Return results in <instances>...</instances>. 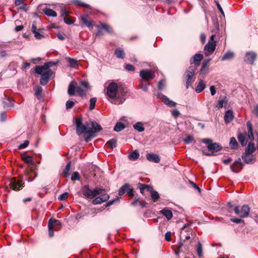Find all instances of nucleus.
<instances>
[{"label":"nucleus","mask_w":258,"mask_h":258,"mask_svg":"<svg viewBox=\"0 0 258 258\" xmlns=\"http://www.w3.org/2000/svg\"><path fill=\"white\" fill-rule=\"evenodd\" d=\"M126 92L123 88H119L115 82L110 83L106 89V95L109 98L113 99V103L115 104L122 103L125 100Z\"/></svg>","instance_id":"nucleus-1"},{"label":"nucleus","mask_w":258,"mask_h":258,"mask_svg":"<svg viewBox=\"0 0 258 258\" xmlns=\"http://www.w3.org/2000/svg\"><path fill=\"white\" fill-rule=\"evenodd\" d=\"M246 125L248 129L247 133L244 132L242 133H239L237 136L238 141L242 146L246 145L248 141H252L254 140L252 126L251 122L249 121H247Z\"/></svg>","instance_id":"nucleus-2"},{"label":"nucleus","mask_w":258,"mask_h":258,"mask_svg":"<svg viewBox=\"0 0 258 258\" xmlns=\"http://www.w3.org/2000/svg\"><path fill=\"white\" fill-rule=\"evenodd\" d=\"M202 142L207 145L209 151L212 152L211 153H209L205 151H203V153L207 156H213L215 152H217L220 151L222 147L217 143H213L211 139H204L202 140Z\"/></svg>","instance_id":"nucleus-3"},{"label":"nucleus","mask_w":258,"mask_h":258,"mask_svg":"<svg viewBox=\"0 0 258 258\" xmlns=\"http://www.w3.org/2000/svg\"><path fill=\"white\" fill-rule=\"evenodd\" d=\"M68 92L71 96H74L75 92L78 93L81 96H84L86 95L87 91L83 89L81 87L78 86L77 82L73 81L69 86Z\"/></svg>","instance_id":"nucleus-4"},{"label":"nucleus","mask_w":258,"mask_h":258,"mask_svg":"<svg viewBox=\"0 0 258 258\" xmlns=\"http://www.w3.org/2000/svg\"><path fill=\"white\" fill-rule=\"evenodd\" d=\"M75 124L77 128L76 133L79 136L82 134H86L88 130H91V128L88 127L89 124L88 123H86V124H83L82 119L80 118H76Z\"/></svg>","instance_id":"nucleus-5"},{"label":"nucleus","mask_w":258,"mask_h":258,"mask_svg":"<svg viewBox=\"0 0 258 258\" xmlns=\"http://www.w3.org/2000/svg\"><path fill=\"white\" fill-rule=\"evenodd\" d=\"M196 68L194 66H191L189 67L188 69L185 72L186 76V87L187 88L191 86L195 80V72Z\"/></svg>","instance_id":"nucleus-6"},{"label":"nucleus","mask_w":258,"mask_h":258,"mask_svg":"<svg viewBox=\"0 0 258 258\" xmlns=\"http://www.w3.org/2000/svg\"><path fill=\"white\" fill-rule=\"evenodd\" d=\"M235 213L241 218L247 217L249 213V208L246 205H243L242 207L235 206L234 208Z\"/></svg>","instance_id":"nucleus-7"},{"label":"nucleus","mask_w":258,"mask_h":258,"mask_svg":"<svg viewBox=\"0 0 258 258\" xmlns=\"http://www.w3.org/2000/svg\"><path fill=\"white\" fill-rule=\"evenodd\" d=\"M98 31L96 33V35L101 36L104 35V33L103 32V30L105 31L107 33L113 34V30L112 27L108 24L101 23L99 25L96 26Z\"/></svg>","instance_id":"nucleus-8"},{"label":"nucleus","mask_w":258,"mask_h":258,"mask_svg":"<svg viewBox=\"0 0 258 258\" xmlns=\"http://www.w3.org/2000/svg\"><path fill=\"white\" fill-rule=\"evenodd\" d=\"M10 187L14 190H19L24 186V183L20 179L14 177L10 180Z\"/></svg>","instance_id":"nucleus-9"},{"label":"nucleus","mask_w":258,"mask_h":258,"mask_svg":"<svg viewBox=\"0 0 258 258\" xmlns=\"http://www.w3.org/2000/svg\"><path fill=\"white\" fill-rule=\"evenodd\" d=\"M140 76L141 78L147 81H150L155 77V74L151 70H143L140 72Z\"/></svg>","instance_id":"nucleus-10"},{"label":"nucleus","mask_w":258,"mask_h":258,"mask_svg":"<svg viewBox=\"0 0 258 258\" xmlns=\"http://www.w3.org/2000/svg\"><path fill=\"white\" fill-rule=\"evenodd\" d=\"M52 74V71L51 70H44V72H42L41 77L40 80V84L42 85H45L47 84L49 78L51 77Z\"/></svg>","instance_id":"nucleus-11"},{"label":"nucleus","mask_w":258,"mask_h":258,"mask_svg":"<svg viewBox=\"0 0 258 258\" xmlns=\"http://www.w3.org/2000/svg\"><path fill=\"white\" fill-rule=\"evenodd\" d=\"M191 234V229H186V225L182 228L180 234V239L181 240L185 241L190 238V235Z\"/></svg>","instance_id":"nucleus-12"},{"label":"nucleus","mask_w":258,"mask_h":258,"mask_svg":"<svg viewBox=\"0 0 258 258\" xmlns=\"http://www.w3.org/2000/svg\"><path fill=\"white\" fill-rule=\"evenodd\" d=\"M100 194V196L96 197L92 201V204L94 205L101 204L103 202L107 201L109 199V196L107 194Z\"/></svg>","instance_id":"nucleus-13"},{"label":"nucleus","mask_w":258,"mask_h":258,"mask_svg":"<svg viewBox=\"0 0 258 258\" xmlns=\"http://www.w3.org/2000/svg\"><path fill=\"white\" fill-rule=\"evenodd\" d=\"M216 46V42H211L208 41V43L205 46V55L208 56L212 54L215 50Z\"/></svg>","instance_id":"nucleus-14"},{"label":"nucleus","mask_w":258,"mask_h":258,"mask_svg":"<svg viewBox=\"0 0 258 258\" xmlns=\"http://www.w3.org/2000/svg\"><path fill=\"white\" fill-rule=\"evenodd\" d=\"M256 58V54L253 51L246 52L244 58V61L251 64H253Z\"/></svg>","instance_id":"nucleus-15"},{"label":"nucleus","mask_w":258,"mask_h":258,"mask_svg":"<svg viewBox=\"0 0 258 258\" xmlns=\"http://www.w3.org/2000/svg\"><path fill=\"white\" fill-rule=\"evenodd\" d=\"M52 62H47L43 66H38L35 68V73L37 74H42L44 70H50L49 68L53 66Z\"/></svg>","instance_id":"nucleus-16"},{"label":"nucleus","mask_w":258,"mask_h":258,"mask_svg":"<svg viewBox=\"0 0 258 258\" xmlns=\"http://www.w3.org/2000/svg\"><path fill=\"white\" fill-rule=\"evenodd\" d=\"M61 227V222L57 220L50 219L48 223V229L58 230Z\"/></svg>","instance_id":"nucleus-17"},{"label":"nucleus","mask_w":258,"mask_h":258,"mask_svg":"<svg viewBox=\"0 0 258 258\" xmlns=\"http://www.w3.org/2000/svg\"><path fill=\"white\" fill-rule=\"evenodd\" d=\"M81 20L84 25L88 27L90 29H92L94 21L88 15L82 16Z\"/></svg>","instance_id":"nucleus-18"},{"label":"nucleus","mask_w":258,"mask_h":258,"mask_svg":"<svg viewBox=\"0 0 258 258\" xmlns=\"http://www.w3.org/2000/svg\"><path fill=\"white\" fill-rule=\"evenodd\" d=\"M241 158L245 164H253L255 161V157L252 154L243 153Z\"/></svg>","instance_id":"nucleus-19"},{"label":"nucleus","mask_w":258,"mask_h":258,"mask_svg":"<svg viewBox=\"0 0 258 258\" xmlns=\"http://www.w3.org/2000/svg\"><path fill=\"white\" fill-rule=\"evenodd\" d=\"M25 175L28 181H32L37 176V173L32 168L26 170Z\"/></svg>","instance_id":"nucleus-20"},{"label":"nucleus","mask_w":258,"mask_h":258,"mask_svg":"<svg viewBox=\"0 0 258 258\" xmlns=\"http://www.w3.org/2000/svg\"><path fill=\"white\" fill-rule=\"evenodd\" d=\"M146 158L148 161L156 163H159L160 161V156L155 154L148 153L146 155Z\"/></svg>","instance_id":"nucleus-21"},{"label":"nucleus","mask_w":258,"mask_h":258,"mask_svg":"<svg viewBox=\"0 0 258 258\" xmlns=\"http://www.w3.org/2000/svg\"><path fill=\"white\" fill-rule=\"evenodd\" d=\"M104 191L105 189L101 187H96L93 189H91L90 199H93L95 198H96L98 195L102 194V192Z\"/></svg>","instance_id":"nucleus-22"},{"label":"nucleus","mask_w":258,"mask_h":258,"mask_svg":"<svg viewBox=\"0 0 258 258\" xmlns=\"http://www.w3.org/2000/svg\"><path fill=\"white\" fill-rule=\"evenodd\" d=\"M242 166L243 165L241 161V158H238L230 166V168L232 172L237 173L240 171V168L235 169V166L237 165Z\"/></svg>","instance_id":"nucleus-23"},{"label":"nucleus","mask_w":258,"mask_h":258,"mask_svg":"<svg viewBox=\"0 0 258 258\" xmlns=\"http://www.w3.org/2000/svg\"><path fill=\"white\" fill-rule=\"evenodd\" d=\"M81 191L86 198L90 199L91 189L89 188V185H86L83 186L81 188Z\"/></svg>","instance_id":"nucleus-24"},{"label":"nucleus","mask_w":258,"mask_h":258,"mask_svg":"<svg viewBox=\"0 0 258 258\" xmlns=\"http://www.w3.org/2000/svg\"><path fill=\"white\" fill-rule=\"evenodd\" d=\"M234 118L233 112L231 110L226 111L224 115V120L226 123H228L231 121Z\"/></svg>","instance_id":"nucleus-25"},{"label":"nucleus","mask_w":258,"mask_h":258,"mask_svg":"<svg viewBox=\"0 0 258 258\" xmlns=\"http://www.w3.org/2000/svg\"><path fill=\"white\" fill-rule=\"evenodd\" d=\"M161 213L168 220H170L172 218L173 214L171 210L164 208L160 211Z\"/></svg>","instance_id":"nucleus-26"},{"label":"nucleus","mask_w":258,"mask_h":258,"mask_svg":"<svg viewBox=\"0 0 258 258\" xmlns=\"http://www.w3.org/2000/svg\"><path fill=\"white\" fill-rule=\"evenodd\" d=\"M131 185L128 183H125L123 184L119 189L118 190V195L122 196L125 193H127V191L129 190Z\"/></svg>","instance_id":"nucleus-27"},{"label":"nucleus","mask_w":258,"mask_h":258,"mask_svg":"<svg viewBox=\"0 0 258 258\" xmlns=\"http://www.w3.org/2000/svg\"><path fill=\"white\" fill-rule=\"evenodd\" d=\"M162 101L164 104L169 107H174L176 105V103L174 101L169 100V99L166 96L163 95L162 97Z\"/></svg>","instance_id":"nucleus-28"},{"label":"nucleus","mask_w":258,"mask_h":258,"mask_svg":"<svg viewBox=\"0 0 258 258\" xmlns=\"http://www.w3.org/2000/svg\"><path fill=\"white\" fill-rule=\"evenodd\" d=\"M255 150V148L254 144L249 143L247 147L245 148L244 154H252Z\"/></svg>","instance_id":"nucleus-29"},{"label":"nucleus","mask_w":258,"mask_h":258,"mask_svg":"<svg viewBox=\"0 0 258 258\" xmlns=\"http://www.w3.org/2000/svg\"><path fill=\"white\" fill-rule=\"evenodd\" d=\"M43 13L47 16L56 17L57 16V14L55 11L53 10L46 8L43 10Z\"/></svg>","instance_id":"nucleus-30"},{"label":"nucleus","mask_w":258,"mask_h":258,"mask_svg":"<svg viewBox=\"0 0 258 258\" xmlns=\"http://www.w3.org/2000/svg\"><path fill=\"white\" fill-rule=\"evenodd\" d=\"M138 187L140 189V192L142 194H144L145 189H147L149 191H150V190H152V186H151L149 185L142 184V183H139L138 184Z\"/></svg>","instance_id":"nucleus-31"},{"label":"nucleus","mask_w":258,"mask_h":258,"mask_svg":"<svg viewBox=\"0 0 258 258\" xmlns=\"http://www.w3.org/2000/svg\"><path fill=\"white\" fill-rule=\"evenodd\" d=\"M206 88V84L203 80H200L196 88V92L197 93H200L203 91Z\"/></svg>","instance_id":"nucleus-32"},{"label":"nucleus","mask_w":258,"mask_h":258,"mask_svg":"<svg viewBox=\"0 0 258 258\" xmlns=\"http://www.w3.org/2000/svg\"><path fill=\"white\" fill-rule=\"evenodd\" d=\"M68 12L65 9H62L61 11V16L63 18L66 23L68 24H72L74 23V21H68L67 18Z\"/></svg>","instance_id":"nucleus-33"},{"label":"nucleus","mask_w":258,"mask_h":258,"mask_svg":"<svg viewBox=\"0 0 258 258\" xmlns=\"http://www.w3.org/2000/svg\"><path fill=\"white\" fill-rule=\"evenodd\" d=\"M91 125L92 128L91 130H93L94 134L100 131L102 129L101 126L95 121H92Z\"/></svg>","instance_id":"nucleus-34"},{"label":"nucleus","mask_w":258,"mask_h":258,"mask_svg":"<svg viewBox=\"0 0 258 258\" xmlns=\"http://www.w3.org/2000/svg\"><path fill=\"white\" fill-rule=\"evenodd\" d=\"M150 191L151 192V198L153 200V202H156V201H157L160 198L159 193L157 191L154 190L152 187V190H150Z\"/></svg>","instance_id":"nucleus-35"},{"label":"nucleus","mask_w":258,"mask_h":258,"mask_svg":"<svg viewBox=\"0 0 258 258\" xmlns=\"http://www.w3.org/2000/svg\"><path fill=\"white\" fill-rule=\"evenodd\" d=\"M135 130L138 131L139 132H142L144 131L145 127L144 124L142 122H138L133 126Z\"/></svg>","instance_id":"nucleus-36"},{"label":"nucleus","mask_w":258,"mask_h":258,"mask_svg":"<svg viewBox=\"0 0 258 258\" xmlns=\"http://www.w3.org/2000/svg\"><path fill=\"white\" fill-rule=\"evenodd\" d=\"M116 139L113 138L108 141L106 143V146L109 149H113L116 147Z\"/></svg>","instance_id":"nucleus-37"},{"label":"nucleus","mask_w":258,"mask_h":258,"mask_svg":"<svg viewBox=\"0 0 258 258\" xmlns=\"http://www.w3.org/2000/svg\"><path fill=\"white\" fill-rule=\"evenodd\" d=\"M203 56L201 54H196L193 56L194 62L196 66H198L200 64V61L203 59Z\"/></svg>","instance_id":"nucleus-38"},{"label":"nucleus","mask_w":258,"mask_h":258,"mask_svg":"<svg viewBox=\"0 0 258 258\" xmlns=\"http://www.w3.org/2000/svg\"><path fill=\"white\" fill-rule=\"evenodd\" d=\"M140 154L137 150L134 151L129 155L128 158L132 161L136 160L139 157Z\"/></svg>","instance_id":"nucleus-39"},{"label":"nucleus","mask_w":258,"mask_h":258,"mask_svg":"<svg viewBox=\"0 0 258 258\" xmlns=\"http://www.w3.org/2000/svg\"><path fill=\"white\" fill-rule=\"evenodd\" d=\"M35 91V95L37 97L38 99L41 98V93L42 92V88L40 86H35L34 88Z\"/></svg>","instance_id":"nucleus-40"},{"label":"nucleus","mask_w":258,"mask_h":258,"mask_svg":"<svg viewBox=\"0 0 258 258\" xmlns=\"http://www.w3.org/2000/svg\"><path fill=\"white\" fill-rule=\"evenodd\" d=\"M22 159L27 164L33 163V158L30 156L24 155L22 156Z\"/></svg>","instance_id":"nucleus-41"},{"label":"nucleus","mask_w":258,"mask_h":258,"mask_svg":"<svg viewBox=\"0 0 258 258\" xmlns=\"http://www.w3.org/2000/svg\"><path fill=\"white\" fill-rule=\"evenodd\" d=\"M115 54L117 58H124L125 55L124 51L120 48L116 49V50H115Z\"/></svg>","instance_id":"nucleus-42"},{"label":"nucleus","mask_w":258,"mask_h":258,"mask_svg":"<svg viewBox=\"0 0 258 258\" xmlns=\"http://www.w3.org/2000/svg\"><path fill=\"white\" fill-rule=\"evenodd\" d=\"M71 162H69L67 166H66L65 168L64 169L63 172H62V175L64 177H68L69 176V171L71 169Z\"/></svg>","instance_id":"nucleus-43"},{"label":"nucleus","mask_w":258,"mask_h":258,"mask_svg":"<svg viewBox=\"0 0 258 258\" xmlns=\"http://www.w3.org/2000/svg\"><path fill=\"white\" fill-rule=\"evenodd\" d=\"M94 133H93V130H88L87 133L85 134L86 136L85 138V141L86 143L89 142L91 139H92V137L93 136Z\"/></svg>","instance_id":"nucleus-44"},{"label":"nucleus","mask_w":258,"mask_h":258,"mask_svg":"<svg viewBox=\"0 0 258 258\" xmlns=\"http://www.w3.org/2000/svg\"><path fill=\"white\" fill-rule=\"evenodd\" d=\"M125 128L124 124L121 122H118L114 127L115 132H119Z\"/></svg>","instance_id":"nucleus-45"},{"label":"nucleus","mask_w":258,"mask_h":258,"mask_svg":"<svg viewBox=\"0 0 258 258\" xmlns=\"http://www.w3.org/2000/svg\"><path fill=\"white\" fill-rule=\"evenodd\" d=\"M234 56V53L232 52L228 51L226 52L221 58L222 60L232 59Z\"/></svg>","instance_id":"nucleus-46"},{"label":"nucleus","mask_w":258,"mask_h":258,"mask_svg":"<svg viewBox=\"0 0 258 258\" xmlns=\"http://www.w3.org/2000/svg\"><path fill=\"white\" fill-rule=\"evenodd\" d=\"M230 146L232 149H237L238 147V143L236 139L232 137L230 139Z\"/></svg>","instance_id":"nucleus-47"},{"label":"nucleus","mask_w":258,"mask_h":258,"mask_svg":"<svg viewBox=\"0 0 258 258\" xmlns=\"http://www.w3.org/2000/svg\"><path fill=\"white\" fill-rule=\"evenodd\" d=\"M97 101V98L95 97L91 98L90 100L89 109L92 110L94 109Z\"/></svg>","instance_id":"nucleus-48"},{"label":"nucleus","mask_w":258,"mask_h":258,"mask_svg":"<svg viewBox=\"0 0 258 258\" xmlns=\"http://www.w3.org/2000/svg\"><path fill=\"white\" fill-rule=\"evenodd\" d=\"M197 252L199 257L203 256L202 244L200 241L198 243Z\"/></svg>","instance_id":"nucleus-49"},{"label":"nucleus","mask_w":258,"mask_h":258,"mask_svg":"<svg viewBox=\"0 0 258 258\" xmlns=\"http://www.w3.org/2000/svg\"><path fill=\"white\" fill-rule=\"evenodd\" d=\"M227 103V100L226 99V97H225L223 99L219 100L218 104L216 106V107H217L218 109L221 108L223 107L224 104Z\"/></svg>","instance_id":"nucleus-50"},{"label":"nucleus","mask_w":258,"mask_h":258,"mask_svg":"<svg viewBox=\"0 0 258 258\" xmlns=\"http://www.w3.org/2000/svg\"><path fill=\"white\" fill-rule=\"evenodd\" d=\"M80 179V176L79 173L78 172H74L71 177V180L73 181L74 180H79Z\"/></svg>","instance_id":"nucleus-51"},{"label":"nucleus","mask_w":258,"mask_h":258,"mask_svg":"<svg viewBox=\"0 0 258 258\" xmlns=\"http://www.w3.org/2000/svg\"><path fill=\"white\" fill-rule=\"evenodd\" d=\"M194 140V138L192 136L189 135L187 136L184 139V142L185 144H188L190 143Z\"/></svg>","instance_id":"nucleus-52"},{"label":"nucleus","mask_w":258,"mask_h":258,"mask_svg":"<svg viewBox=\"0 0 258 258\" xmlns=\"http://www.w3.org/2000/svg\"><path fill=\"white\" fill-rule=\"evenodd\" d=\"M75 104L74 102L71 100H68L67 101L66 104V107L67 109H69L72 108Z\"/></svg>","instance_id":"nucleus-53"},{"label":"nucleus","mask_w":258,"mask_h":258,"mask_svg":"<svg viewBox=\"0 0 258 258\" xmlns=\"http://www.w3.org/2000/svg\"><path fill=\"white\" fill-rule=\"evenodd\" d=\"M69 197V194L67 192L63 193L62 194L60 195L59 197L58 198V199L60 201H64L66 200Z\"/></svg>","instance_id":"nucleus-54"},{"label":"nucleus","mask_w":258,"mask_h":258,"mask_svg":"<svg viewBox=\"0 0 258 258\" xmlns=\"http://www.w3.org/2000/svg\"><path fill=\"white\" fill-rule=\"evenodd\" d=\"M76 4L79 5V6H80L81 7H84V8H88V9H90V6L88 5V4H85L81 1H77L76 2Z\"/></svg>","instance_id":"nucleus-55"},{"label":"nucleus","mask_w":258,"mask_h":258,"mask_svg":"<svg viewBox=\"0 0 258 258\" xmlns=\"http://www.w3.org/2000/svg\"><path fill=\"white\" fill-rule=\"evenodd\" d=\"M76 4L79 5V6H80L81 7H84V8H88V9H90V6L88 5V4H85L81 1H77L76 2Z\"/></svg>","instance_id":"nucleus-56"},{"label":"nucleus","mask_w":258,"mask_h":258,"mask_svg":"<svg viewBox=\"0 0 258 258\" xmlns=\"http://www.w3.org/2000/svg\"><path fill=\"white\" fill-rule=\"evenodd\" d=\"M29 142L28 140H25L24 142L19 146V149H22L26 148L29 145Z\"/></svg>","instance_id":"nucleus-57"},{"label":"nucleus","mask_w":258,"mask_h":258,"mask_svg":"<svg viewBox=\"0 0 258 258\" xmlns=\"http://www.w3.org/2000/svg\"><path fill=\"white\" fill-rule=\"evenodd\" d=\"M230 221L232 222H234V223H235L237 224H239V223H240L243 222V220H242L241 219H239V218H231Z\"/></svg>","instance_id":"nucleus-58"},{"label":"nucleus","mask_w":258,"mask_h":258,"mask_svg":"<svg viewBox=\"0 0 258 258\" xmlns=\"http://www.w3.org/2000/svg\"><path fill=\"white\" fill-rule=\"evenodd\" d=\"M118 200H118V198H116L115 199H113V200H110L109 201H108L106 203V207H109V206L113 205L116 201H117Z\"/></svg>","instance_id":"nucleus-59"},{"label":"nucleus","mask_w":258,"mask_h":258,"mask_svg":"<svg viewBox=\"0 0 258 258\" xmlns=\"http://www.w3.org/2000/svg\"><path fill=\"white\" fill-rule=\"evenodd\" d=\"M125 68L128 71H134L135 70V67L130 64H126Z\"/></svg>","instance_id":"nucleus-60"},{"label":"nucleus","mask_w":258,"mask_h":258,"mask_svg":"<svg viewBox=\"0 0 258 258\" xmlns=\"http://www.w3.org/2000/svg\"><path fill=\"white\" fill-rule=\"evenodd\" d=\"M127 195L130 197H133L135 195V191L134 189L130 187L129 190L127 191Z\"/></svg>","instance_id":"nucleus-61"},{"label":"nucleus","mask_w":258,"mask_h":258,"mask_svg":"<svg viewBox=\"0 0 258 258\" xmlns=\"http://www.w3.org/2000/svg\"><path fill=\"white\" fill-rule=\"evenodd\" d=\"M7 119L6 113L3 112L0 114V119L2 121H5Z\"/></svg>","instance_id":"nucleus-62"},{"label":"nucleus","mask_w":258,"mask_h":258,"mask_svg":"<svg viewBox=\"0 0 258 258\" xmlns=\"http://www.w3.org/2000/svg\"><path fill=\"white\" fill-rule=\"evenodd\" d=\"M81 85L82 86H83V87L87 89H90V85L88 83V82H86V81H82L81 82Z\"/></svg>","instance_id":"nucleus-63"},{"label":"nucleus","mask_w":258,"mask_h":258,"mask_svg":"<svg viewBox=\"0 0 258 258\" xmlns=\"http://www.w3.org/2000/svg\"><path fill=\"white\" fill-rule=\"evenodd\" d=\"M165 81L163 80H161L158 83V88L160 90L162 89L165 86Z\"/></svg>","instance_id":"nucleus-64"}]
</instances>
